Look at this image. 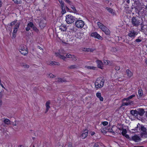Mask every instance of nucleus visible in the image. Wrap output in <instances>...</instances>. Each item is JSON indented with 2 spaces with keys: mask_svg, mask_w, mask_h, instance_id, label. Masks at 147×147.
Returning <instances> with one entry per match:
<instances>
[{
  "mask_svg": "<svg viewBox=\"0 0 147 147\" xmlns=\"http://www.w3.org/2000/svg\"><path fill=\"white\" fill-rule=\"evenodd\" d=\"M124 136L127 138H129V136L128 135L125 134Z\"/></svg>",
  "mask_w": 147,
  "mask_h": 147,
  "instance_id": "338daca9",
  "label": "nucleus"
},
{
  "mask_svg": "<svg viewBox=\"0 0 147 147\" xmlns=\"http://www.w3.org/2000/svg\"><path fill=\"white\" fill-rule=\"evenodd\" d=\"M83 51H84L87 52H93L94 50L92 49L89 48H84L83 50Z\"/></svg>",
  "mask_w": 147,
  "mask_h": 147,
  "instance_id": "bb28decb",
  "label": "nucleus"
},
{
  "mask_svg": "<svg viewBox=\"0 0 147 147\" xmlns=\"http://www.w3.org/2000/svg\"><path fill=\"white\" fill-rule=\"evenodd\" d=\"M3 122L5 124L7 125H9L10 124V121L7 119H5L3 120Z\"/></svg>",
  "mask_w": 147,
  "mask_h": 147,
  "instance_id": "a878e982",
  "label": "nucleus"
},
{
  "mask_svg": "<svg viewBox=\"0 0 147 147\" xmlns=\"http://www.w3.org/2000/svg\"><path fill=\"white\" fill-rule=\"evenodd\" d=\"M142 41V40L139 39H137L135 40V41L137 42H140Z\"/></svg>",
  "mask_w": 147,
  "mask_h": 147,
  "instance_id": "bf43d9fd",
  "label": "nucleus"
},
{
  "mask_svg": "<svg viewBox=\"0 0 147 147\" xmlns=\"http://www.w3.org/2000/svg\"><path fill=\"white\" fill-rule=\"evenodd\" d=\"M47 64L48 65H59L60 64L58 62L51 61L48 62Z\"/></svg>",
  "mask_w": 147,
  "mask_h": 147,
  "instance_id": "4468645a",
  "label": "nucleus"
},
{
  "mask_svg": "<svg viewBox=\"0 0 147 147\" xmlns=\"http://www.w3.org/2000/svg\"><path fill=\"white\" fill-rule=\"evenodd\" d=\"M104 81V80L101 77L98 78L95 83L96 87L97 88H101L103 86Z\"/></svg>",
  "mask_w": 147,
  "mask_h": 147,
  "instance_id": "f257e3e1",
  "label": "nucleus"
},
{
  "mask_svg": "<svg viewBox=\"0 0 147 147\" xmlns=\"http://www.w3.org/2000/svg\"><path fill=\"white\" fill-rule=\"evenodd\" d=\"M71 57V58H72L73 61H76L77 60L76 57L74 55H72Z\"/></svg>",
  "mask_w": 147,
  "mask_h": 147,
  "instance_id": "3c124183",
  "label": "nucleus"
},
{
  "mask_svg": "<svg viewBox=\"0 0 147 147\" xmlns=\"http://www.w3.org/2000/svg\"><path fill=\"white\" fill-rule=\"evenodd\" d=\"M96 96L98 98H99L101 96V94L100 93L97 92L96 94Z\"/></svg>",
  "mask_w": 147,
  "mask_h": 147,
  "instance_id": "603ef678",
  "label": "nucleus"
},
{
  "mask_svg": "<svg viewBox=\"0 0 147 147\" xmlns=\"http://www.w3.org/2000/svg\"><path fill=\"white\" fill-rule=\"evenodd\" d=\"M111 51L113 53H115L117 51V50L116 48L113 47L112 48Z\"/></svg>",
  "mask_w": 147,
  "mask_h": 147,
  "instance_id": "de8ad7c7",
  "label": "nucleus"
},
{
  "mask_svg": "<svg viewBox=\"0 0 147 147\" xmlns=\"http://www.w3.org/2000/svg\"><path fill=\"white\" fill-rule=\"evenodd\" d=\"M76 26L78 28H82L84 25V22L81 20H78L75 22Z\"/></svg>",
  "mask_w": 147,
  "mask_h": 147,
  "instance_id": "20e7f679",
  "label": "nucleus"
},
{
  "mask_svg": "<svg viewBox=\"0 0 147 147\" xmlns=\"http://www.w3.org/2000/svg\"><path fill=\"white\" fill-rule=\"evenodd\" d=\"M56 81L58 82H65L66 81L64 78H57L56 79Z\"/></svg>",
  "mask_w": 147,
  "mask_h": 147,
  "instance_id": "aec40b11",
  "label": "nucleus"
},
{
  "mask_svg": "<svg viewBox=\"0 0 147 147\" xmlns=\"http://www.w3.org/2000/svg\"><path fill=\"white\" fill-rule=\"evenodd\" d=\"M97 24L99 27V28L100 29L102 27V26H104L100 22H98L97 23Z\"/></svg>",
  "mask_w": 147,
  "mask_h": 147,
  "instance_id": "e433bc0d",
  "label": "nucleus"
},
{
  "mask_svg": "<svg viewBox=\"0 0 147 147\" xmlns=\"http://www.w3.org/2000/svg\"><path fill=\"white\" fill-rule=\"evenodd\" d=\"M60 7L61 9V13L62 14H63L65 13L66 12V11L65 9V6Z\"/></svg>",
  "mask_w": 147,
  "mask_h": 147,
  "instance_id": "c85d7f7f",
  "label": "nucleus"
},
{
  "mask_svg": "<svg viewBox=\"0 0 147 147\" xmlns=\"http://www.w3.org/2000/svg\"><path fill=\"white\" fill-rule=\"evenodd\" d=\"M102 27L101 29V30L104 32L106 35H110L111 33L110 30L105 26Z\"/></svg>",
  "mask_w": 147,
  "mask_h": 147,
  "instance_id": "0eeeda50",
  "label": "nucleus"
},
{
  "mask_svg": "<svg viewBox=\"0 0 147 147\" xmlns=\"http://www.w3.org/2000/svg\"><path fill=\"white\" fill-rule=\"evenodd\" d=\"M55 55L56 56L58 57L61 59L64 60L66 58V57L65 56H64L63 55H61L59 53H55Z\"/></svg>",
  "mask_w": 147,
  "mask_h": 147,
  "instance_id": "6ab92c4d",
  "label": "nucleus"
},
{
  "mask_svg": "<svg viewBox=\"0 0 147 147\" xmlns=\"http://www.w3.org/2000/svg\"><path fill=\"white\" fill-rule=\"evenodd\" d=\"M141 29L140 31L141 32H143L144 31V25H142V24H141Z\"/></svg>",
  "mask_w": 147,
  "mask_h": 147,
  "instance_id": "09e8293b",
  "label": "nucleus"
},
{
  "mask_svg": "<svg viewBox=\"0 0 147 147\" xmlns=\"http://www.w3.org/2000/svg\"><path fill=\"white\" fill-rule=\"evenodd\" d=\"M138 34V33L134 30H130L128 34V36L131 39L134 38Z\"/></svg>",
  "mask_w": 147,
  "mask_h": 147,
  "instance_id": "39448f33",
  "label": "nucleus"
},
{
  "mask_svg": "<svg viewBox=\"0 0 147 147\" xmlns=\"http://www.w3.org/2000/svg\"><path fill=\"white\" fill-rule=\"evenodd\" d=\"M131 22L132 24L135 27H138L140 24V20L134 16L132 17Z\"/></svg>",
  "mask_w": 147,
  "mask_h": 147,
  "instance_id": "7ed1b4c3",
  "label": "nucleus"
},
{
  "mask_svg": "<svg viewBox=\"0 0 147 147\" xmlns=\"http://www.w3.org/2000/svg\"><path fill=\"white\" fill-rule=\"evenodd\" d=\"M56 147H63V145L62 143L61 144L60 143H58L56 145Z\"/></svg>",
  "mask_w": 147,
  "mask_h": 147,
  "instance_id": "49530a36",
  "label": "nucleus"
},
{
  "mask_svg": "<svg viewBox=\"0 0 147 147\" xmlns=\"http://www.w3.org/2000/svg\"><path fill=\"white\" fill-rule=\"evenodd\" d=\"M58 1L60 4V7L65 6V3L62 0H58Z\"/></svg>",
  "mask_w": 147,
  "mask_h": 147,
  "instance_id": "2f4dec72",
  "label": "nucleus"
},
{
  "mask_svg": "<svg viewBox=\"0 0 147 147\" xmlns=\"http://www.w3.org/2000/svg\"><path fill=\"white\" fill-rule=\"evenodd\" d=\"M33 25V23L30 22H29L27 24V27L26 28V30L27 31H28L30 29V27L32 28Z\"/></svg>",
  "mask_w": 147,
  "mask_h": 147,
  "instance_id": "f8f14e48",
  "label": "nucleus"
},
{
  "mask_svg": "<svg viewBox=\"0 0 147 147\" xmlns=\"http://www.w3.org/2000/svg\"><path fill=\"white\" fill-rule=\"evenodd\" d=\"M129 97H127V98H124L123 100V101H124L126 100H129Z\"/></svg>",
  "mask_w": 147,
  "mask_h": 147,
  "instance_id": "e2e57ef3",
  "label": "nucleus"
},
{
  "mask_svg": "<svg viewBox=\"0 0 147 147\" xmlns=\"http://www.w3.org/2000/svg\"><path fill=\"white\" fill-rule=\"evenodd\" d=\"M141 126V125L139 123H138L137 124V126L134 129H132V130H134L135 132L140 131Z\"/></svg>",
  "mask_w": 147,
  "mask_h": 147,
  "instance_id": "9b49d317",
  "label": "nucleus"
},
{
  "mask_svg": "<svg viewBox=\"0 0 147 147\" xmlns=\"http://www.w3.org/2000/svg\"><path fill=\"white\" fill-rule=\"evenodd\" d=\"M131 103L128 102H123L122 104V106H123L125 105L127 106L130 105Z\"/></svg>",
  "mask_w": 147,
  "mask_h": 147,
  "instance_id": "58836bf2",
  "label": "nucleus"
},
{
  "mask_svg": "<svg viewBox=\"0 0 147 147\" xmlns=\"http://www.w3.org/2000/svg\"><path fill=\"white\" fill-rule=\"evenodd\" d=\"M127 132V130L125 129H123L122 131V134L123 136H125Z\"/></svg>",
  "mask_w": 147,
  "mask_h": 147,
  "instance_id": "a19ab883",
  "label": "nucleus"
},
{
  "mask_svg": "<svg viewBox=\"0 0 147 147\" xmlns=\"http://www.w3.org/2000/svg\"><path fill=\"white\" fill-rule=\"evenodd\" d=\"M71 6V8L73 9V11H74L73 12L74 13H77V11L75 7H74L73 5H72Z\"/></svg>",
  "mask_w": 147,
  "mask_h": 147,
  "instance_id": "4c0bfd02",
  "label": "nucleus"
},
{
  "mask_svg": "<svg viewBox=\"0 0 147 147\" xmlns=\"http://www.w3.org/2000/svg\"><path fill=\"white\" fill-rule=\"evenodd\" d=\"M71 55H72L70 54H68L66 55L65 57H66V58L67 57V58H71Z\"/></svg>",
  "mask_w": 147,
  "mask_h": 147,
  "instance_id": "864d4df0",
  "label": "nucleus"
},
{
  "mask_svg": "<svg viewBox=\"0 0 147 147\" xmlns=\"http://www.w3.org/2000/svg\"><path fill=\"white\" fill-rule=\"evenodd\" d=\"M135 95L134 94H132L130 96H129V99H131L133 97H135Z\"/></svg>",
  "mask_w": 147,
  "mask_h": 147,
  "instance_id": "13d9d810",
  "label": "nucleus"
},
{
  "mask_svg": "<svg viewBox=\"0 0 147 147\" xmlns=\"http://www.w3.org/2000/svg\"><path fill=\"white\" fill-rule=\"evenodd\" d=\"M105 9L111 13H112L113 11V10L111 8L106 7Z\"/></svg>",
  "mask_w": 147,
  "mask_h": 147,
  "instance_id": "72a5a7b5",
  "label": "nucleus"
},
{
  "mask_svg": "<svg viewBox=\"0 0 147 147\" xmlns=\"http://www.w3.org/2000/svg\"><path fill=\"white\" fill-rule=\"evenodd\" d=\"M32 28L34 31H35L37 33H38L39 32V30L33 24L32 27Z\"/></svg>",
  "mask_w": 147,
  "mask_h": 147,
  "instance_id": "c756f323",
  "label": "nucleus"
},
{
  "mask_svg": "<svg viewBox=\"0 0 147 147\" xmlns=\"http://www.w3.org/2000/svg\"><path fill=\"white\" fill-rule=\"evenodd\" d=\"M47 75L48 77H49L51 78H53L55 77V76L51 73H49V74H47Z\"/></svg>",
  "mask_w": 147,
  "mask_h": 147,
  "instance_id": "a18cd8bd",
  "label": "nucleus"
},
{
  "mask_svg": "<svg viewBox=\"0 0 147 147\" xmlns=\"http://www.w3.org/2000/svg\"><path fill=\"white\" fill-rule=\"evenodd\" d=\"M96 62L98 65V67L99 68L102 69V62L100 60L96 61Z\"/></svg>",
  "mask_w": 147,
  "mask_h": 147,
  "instance_id": "b1692460",
  "label": "nucleus"
},
{
  "mask_svg": "<svg viewBox=\"0 0 147 147\" xmlns=\"http://www.w3.org/2000/svg\"><path fill=\"white\" fill-rule=\"evenodd\" d=\"M0 85L2 87L5 89H6L4 87V86L3 85V84H2V83L1 82H0Z\"/></svg>",
  "mask_w": 147,
  "mask_h": 147,
  "instance_id": "052dcab7",
  "label": "nucleus"
},
{
  "mask_svg": "<svg viewBox=\"0 0 147 147\" xmlns=\"http://www.w3.org/2000/svg\"><path fill=\"white\" fill-rule=\"evenodd\" d=\"M17 20H15L11 22L9 26H12L13 25H15L17 22Z\"/></svg>",
  "mask_w": 147,
  "mask_h": 147,
  "instance_id": "c9c22d12",
  "label": "nucleus"
},
{
  "mask_svg": "<svg viewBox=\"0 0 147 147\" xmlns=\"http://www.w3.org/2000/svg\"><path fill=\"white\" fill-rule=\"evenodd\" d=\"M130 113L132 115L135 117L137 116H138L137 110H131L130 111Z\"/></svg>",
  "mask_w": 147,
  "mask_h": 147,
  "instance_id": "5701e85b",
  "label": "nucleus"
},
{
  "mask_svg": "<svg viewBox=\"0 0 147 147\" xmlns=\"http://www.w3.org/2000/svg\"><path fill=\"white\" fill-rule=\"evenodd\" d=\"M67 28L65 24H62L60 26V29L61 30V31H65L67 30Z\"/></svg>",
  "mask_w": 147,
  "mask_h": 147,
  "instance_id": "2eb2a0df",
  "label": "nucleus"
},
{
  "mask_svg": "<svg viewBox=\"0 0 147 147\" xmlns=\"http://www.w3.org/2000/svg\"><path fill=\"white\" fill-rule=\"evenodd\" d=\"M103 63L104 64L106 65H108L109 63L108 60H105L104 61Z\"/></svg>",
  "mask_w": 147,
  "mask_h": 147,
  "instance_id": "5fc2aeb1",
  "label": "nucleus"
},
{
  "mask_svg": "<svg viewBox=\"0 0 147 147\" xmlns=\"http://www.w3.org/2000/svg\"><path fill=\"white\" fill-rule=\"evenodd\" d=\"M78 67L76 65H70L68 67V69H76Z\"/></svg>",
  "mask_w": 147,
  "mask_h": 147,
  "instance_id": "cd10ccee",
  "label": "nucleus"
},
{
  "mask_svg": "<svg viewBox=\"0 0 147 147\" xmlns=\"http://www.w3.org/2000/svg\"><path fill=\"white\" fill-rule=\"evenodd\" d=\"M100 100L101 101H103V98L101 96L99 98Z\"/></svg>",
  "mask_w": 147,
  "mask_h": 147,
  "instance_id": "0e129e2a",
  "label": "nucleus"
},
{
  "mask_svg": "<svg viewBox=\"0 0 147 147\" xmlns=\"http://www.w3.org/2000/svg\"><path fill=\"white\" fill-rule=\"evenodd\" d=\"M24 68H28L29 67V65H27L24 63H22L21 65Z\"/></svg>",
  "mask_w": 147,
  "mask_h": 147,
  "instance_id": "f704fd0d",
  "label": "nucleus"
},
{
  "mask_svg": "<svg viewBox=\"0 0 147 147\" xmlns=\"http://www.w3.org/2000/svg\"><path fill=\"white\" fill-rule=\"evenodd\" d=\"M131 139L136 142H138L141 140L140 138L137 135L133 136L131 138Z\"/></svg>",
  "mask_w": 147,
  "mask_h": 147,
  "instance_id": "9d476101",
  "label": "nucleus"
},
{
  "mask_svg": "<svg viewBox=\"0 0 147 147\" xmlns=\"http://www.w3.org/2000/svg\"><path fill=\"white\" fill-rule=\"evenodd\" d=\"M95 38H97L98 39H99L100 40H102V37L101 36H100V35L99 34H98V33L97 34L96 37Z\"/></svg>",
  "mask_w": 147,
  "mask_h": 147,
  "instance_id": "79ce46f5",
  "label": "nucleus"
},
{
  "mask_svg": "<svg viewBox=\"0 0 147 147\" xmlns=\"http://www.w3.org/2000/svg\"><path fill=\"white\" fill-rule=\"evenodd\" d=\"M27 49H25L24 50L22 49V50H21L20 52L22 55H26L28 53V51H27Z\"/></svg>",
  "mask_w": 147,
  "mask_h": 147,
  "instance_id": "4be33fe9",
  "label": "nucleus"
},
{
  "mask_svg": "<svg viewBox=\"0 0 147 147\" xmlns=\"http://www.w3.org/2000/svg\"><path fill=\"white\" fill-rule=\"evenodd\" d=\"M94 147H105L102 143L97 142L95 144Z\"/></svg>",
  "mask_w": 147,
  "mask_h": 147,
  "instance_id": "dca6fc26",
  "label": "nucleus"
},
{
  "mask_svg": "<svg viewBox=\"0 0 147 147\" xmlns=\"http://www.w3.org/2000/svg\"><path fill=\"white\" fill-rule=\"evenodd\" d=\"M20 22H17L16 24L15 25V26L13 28V31L14 33H17L18 29L20 27Z\"/></svg>",
  "mask_w": 147,
  "mask_h": 147,
  "instance_id": "6e6552de",
  "label": "nucleus"
},
{
  "mask_svg": "<svg viewBox=\"0 0 147 147\" xmlns=\"http://www.w3.org/2000/svg\"><path fill=\"white\" fill-rule=\"evenodd\" d=\"M76 19L75 17L71 14L67 15L66 16L65 21L68 24H71L74 22Z\"/></svg>",
  "mask_w": 147,
  "mask_h": 147,
  "instance_id": "f03ea898",
  "label": "nucleus"
},
{
  "mask_svg": "<svg viewBox=\"0 0 147 147\" xmlns=\"http://www.w3.org/2000/svg\"><path fill=\"white\" fill-rule=\"evenodd\" d=\"M95 132L93 131V132H91V133H90V135L91 136H93V135L94 134H95Z\"/></svg>",
  "mask_w": 147,
  "mask_h": 147,
  "instance_id": "69168bd1",
  "label": "nucleus"
},
{
  "mask_svg": "<svg viewBox=\"0 0 147 147\" xmlns=\"http://www.w3.org/2000/svg\"><path fill=\"white\" fill-rule=\"evenodd\" d=\"M64 1L70 5H72V3L69 0H64Z\"/></svg>",
  "mask_w": 147,
  "mask_h": 147,
  "instance_id": "37998d69",
  "label": "nucleus"
},
{
  "mask_svg": "<svg viewBox=\"0 0 147 147\" xmlns=\"http://www.w3.org/2000/svg\"><path fill=\"white\" fill-rule=\"evenodd\" d=\"M102 124L103 125L105 126L108 125V122L107 121H104L102 122Z\"/></svg>",
  "mask_w": 147,
  "mask_h": 147,
  "instance_id": "6e6d98bb",
  "label": "nucleus"
},
{
  "mask_svg": "<svg viewBox=\"0 0 147 147\" xmlns=\"http://www.w3.org/2000/svg\"><path fill=\"white\" fill-rule=\"evenodd\" d=\"M87 68L88 69H92L94 70L95 69L96 67L93 66L91 67L88 66L87 67Z\"/></svg>",
  "mask_w": 147,
  "mask_h": 147,
  "instance_id": "8fccbe9b",
  "label": "nucleus"
},
{
  "mask_svg": "<svg viewBox=\"0 0 147 147\" xmlns=\"http://www.w3.org/2000/svg\"><path fill=\"white\" fill-rule=\"evenodd\" d=\"M46 25V23L42 20L40 21L39 23V26L42 29Z\"/></svg>",
  "mask_w": 147,
  "mask_h": 147,
  "instance_id": "ddd939ff",
  "label": "nucleus"
},
{
  "mask_svg": "<svg viewBox=\"0 0 147 147\" xmlns=\"http://www.w3.org/2000/svg\"><path fill=\"white\" fill-rule=\"evenodd\" d=\"M88 130L86 129L82 132L80 134V137L82 139L86 138L88 135Z\"/></svg>",
  "mask_w": 147,
  "mask_h": 147,
  "instance_id": "423d86ee",
  "label": "nucleus"
},
{
  "mask_svg": "<svg viewBox=\"0 0 147 147\" xmlns=\"http://www.w3.org/2000/svg\"><path fill=\"white\" fill-rule=\"evenodd\" d=\"M27 49V48L26 46H24L23 45H20L19 47V51H20L21 50H22V49L24 50V49Z\"/></svg>",
  "mask_w": 147,
  "mask_h": 147,
  "instance_id": "7c9ffc66",
  "label": "nucleus"
},
{
  "mask_svg": "<svg viewBox=\"0 0 147 147\" xmlns=\"http://www.w3.org/2000/svg\"><path fill=\"white\" fill-rule=\"evenodd\" d=\"M138 98H139L142 97L143 95V91L142 89H140L138 90Z\"/></svg>",
  "mask_w": 147,
  "mask_h": 147,
  "instance_id": "a211bd4d",
  "label": "nucleus"
},
{
  "mask_svg": "<svg viewBox=\"0 0 147 147\" xmlns=\"http://www.w3.org/2000/svg\"><path fill=\"white\" fill-rule=\"evenodd\" d=\"M65 147H75V146L71 142H69L68 143V145H65Z\"/></svg>",
  "mask_w": 147,
  "mask_h": 147,
  "instance_id": "473e14b6",
  "label": "nucleus"
},
{
  "mask_svg": "<svg viewBox=\"0 0 147 147\" xmlns=\"http://www.w3.org/2000/svg\"><path fill=\"white\" fill-rule=\"evenodd\" d=\"M97 33L96 32L92 33L91 34V36L93 37L96 38V37Z\"/></svg>",
  "mask_w": 147,
  "mask_h": 147,
  "instance_id": "ea45409f",
  "label": "nucleus"
},
{
  "mask_svg": "<svg viewBox=\"0 0 147 147\" xmlns=\"http://www.w3.org/2000/svg\"><path fill=\"white\" fill-rule=\"evenodd\" d=\"M14 3L16 4L20 3L21 2V0H12Z\"/></svg>",
  "mask_w": 147,
  "mask_h": 147,
  "instance_id": "c03bdc74",
  "label": "nucleus"
},
{
  "mask_svg": "<svg viewBox=\"0 0 147 147\" xmlns=\"http://www.w3.org/2000/svg\"><path fill=\"white\" fill-rule=\"evenodd\" d=\"M126 73L128 77L129 78L131 77L133 75V74L129 69L126 70Z\"/></svg>",
  "mask_w": 147,
  "mask_h": 147,
  "instance_id": "393cba45",
  "label": "nucleus"
},
{
  "mask_svg": "<svg viewBox=\"0 0 147 147\" xmlns=\"http://www.w3.org/2000/svg\"><path fill=\"white\" fill-rule=\"evenodd\" d=\"M17 33H14L13 31V34L12 36V37L13 38H15L16 37V34Z\"/></svg>",
  "mask_w": 147,
  "mask_h": 147,
  "instance_id": "680f3d73",
  "label": "nucleus"
},
{
  "mask_svg": "<svg viewBox=\"0 0 147 147\" xmlns=\"http://www.w3.org/2000/svg\"><path fill=\"white\" fill-rule=\"evenodd\" d=\"M120 69V67L119 66H116L115 67V69L116 70H119Z\"/></svg>",
  "mask_w": 147,
  "mask_h": 147,
  "instance_id": "4d7b16f0",
  "label": "nucleus"
},
{
  "mask_svg": "<svg viewBox=\"0 0 147 147\" xmlns=\"http://www.w3.org/2000/svg\"><path fill=\"white\" fill-rule=\"evenodd\" d=\"M140 131H142L144 132L143 134H147V130H146V129L145 127H144V126H143L142 125H141V127L140 128Z\"/></svg>",
  "mask_w": 147,
  "mask_h": 147,
  "instance_id": "f3484780",
  "label": "nucleus"
},
{
  "mask_svg": "<svg viewBox=\"0 0 147 147\" xmlns=\"http://www.w3.org/2000/svg\"><path fill=\"white\" fill-rule=\"evenodd\" d=\"M126 2H127V3L128 4L129 3H130L129 0H127L126 1Z\"/></svg>",
  "mask_w": 147,
  "mask_h": 147,
  "instance_id": "774afa93",
  "label": "nucleus"
},
{
  "mask_svg": "<svg viewBox=\"0 0 147 147\" xmlns=\"http://www.w3.org/2000/svg\"><path fill=\"white\" fill-rule=\"evenodd\" d=\"M50 102L49 101H47L46 102V111L45 112V113H47L49 109L50 108V107L49 106V105L50 104Z\"/></svg>",
  "mask_w": 147,
  "mask_h": 147,
  "instance_id": "412c9836",
  "label": "nucleus"
},
{
  "mask_svg": "<svg viewBox=\"0 0 147 147\" xmlns=\"http://www.w3.org/2000/svg\"><path fill=\"white\" fill-rule=\"evenodd\" d=\"M138 115L140 116H143L145 112L144 110L142 108H139L137 109Z\"/></svg>",
  "mask_w": 147,
  "mask_h": 147,
  "instance_id": "1a4fd4ad",
  "label": "nucleus"
}]
</instances>
